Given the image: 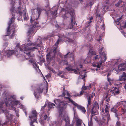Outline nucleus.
<instances>
[{
	"label": "nucleus",
	"instance_id": "49",
	"mask_svg": "<svg viewBox=\"0 0 126 126\" xmlns=\"http://www.w3.org/2000/svg\"><path fill=\"white\" fill-rule=\"evenodd\" d=\"M93 19V17H91V18L90 19V21H88V23L89 24L91 22H92V21H91V20H92Z\"/></svg>",
	"mask_w": 126,
	"mask_h": 126
},
{
	"label": "nucleus",
	"instance_id": "50",
	"mask_svg": "<svg viewBox=\"0 0 126 126\" xmlns=\"http://www.w3.org/2000/svg\"><path fill=\"white\" fill-rule=\"evenodd\" d=\"M65 5H65V6L63 8H61V11H62V9H64H64H66L67 8H69L68 7V6H67V7H66V6H65Z\"/></svg>",
	"mask_w": 126,
	"mask_h": 126
},
{
	"label": "nucleus",
	"instance_id": "25",
	"mask_svg": "<svg viewBox=\"0 0 126 126\" xmlns=\"http://www.w3.org/2000/svg\"><path fill=\"white\" fill-rule=\"evenodd\" d=\"M61 125V121L59 122L54 121L51 122L50 123V126H60Z\"/></svg>",
	"mask_w": 126,
	"mask_h": 126
},
{
	"label": "nucleus",
	"instance_id": "8",
	"mask_svg": "<svg viewBox=\"0 0 126 126\" xmlns=\"http://www.w3.org/2000/svg\"><path fill=\"white\" fill-rule=\"evenodd\" d=\"M62 17L65 19L66 18H68L70 16H71V22L75 24V21H74V12L72 10H71L70 8H67L66 9H64V10L62 9Z\"/></svg>",
	"mask_w": 126,
	"mask_h": 126
},
{
	"label": "nucleus",
	"instance_id": "41",
	"mask_svg": "<svg viewBox=\"0 0 126 126\" xmlns=\"http://www.w3.org/2000/svg\"><path fill=\"white\" fill-rule=\"evenodd\" d=\"M120 103V102L118 103L117 104H116L115 106V108L117 107H118L120 105H121V104Z\"/></svg>",
	"mask_w": 126,
	"mask_h": 126
},
{
	"label": "nucleus",
	"instance_id": "24",
	"mask_svg": "<svg viewBox=\"0 0 126 126\" xmlns=\"http://www.w3.org/2000/svg\"><path fill=\"white\" fill-rule=\"evenodd\" d=\"M58 6H57L53 7L52 8V10H54L53 12V11H51V13L52 14L53 16L54 17H56L57 15V11L58 10Z\"/></svg>",
	"mask_w": 126,
	"mask_h": 126
},
{
	"label": "nucleus",
	"instance_id": "60",
	"mask_svg": "<svg viewBox=\"0 0 126 126\" xmlns=\"http://www.w3.org/2000/svg\"><path fill=\"white\" fill-rule=\"evenodd\" d=\"M80 1V2H82L83 1V0H79Z\"/></svg>",
	"mask_w": 126,
	"mask_h": 126
},
{
	"label": "nucleus",
	"instance_id": "47",
	"mask_svg": "<svg viewBox=\"0 0 126 126\" xmlns=\"http://www.w3.org/2000/svg\"><path fill=\"white\" fill-rule=\"evenodd\" d=\"M70 25V26H69V28L70 29L72 28L73 27V25L72 23H71Z\"/></svg>",
	"mask_w": 126,
	"mask_h": 126
},
{
	"label": "nucleus",
	"instance_id": "4",
	"mask_svg": "<svg viewBox=\"0 0 126 126\" xmlns=\"http://www.w3.org/2000/svg\"><path fill=\"white\" fill-rule=\"evenodd\" d=\"M104 48L102 47L99 50V56L97 55L94 57L95 60H99V63H94L92 64L94 67V69L96 71L99 70L102 63H104L107 59L106 57V52L103 50Z\"/></svg>",
	"mask_w": 126,
	"mask_h": 126
},
{
	"label": "nucleus",
	"instance_id": "53",
	"mask_svg": "<svg viewBox=\"0 0 126 126\" xmlns=\"http://www.w3.org/2000/svg\"><path fill=\"white\" fill-rule=\"evenodd\" d=\"M101 37L100 36L99 37V39H97V40L98 41H100V40H101Z\"/></svg>",
	"mask_w": 126,
	"mask_h": 126
},
{
	"label": "nucleus",
	"instance_id": "51",
	"mask_svg": "<svg viewBox=\"0 0 126 126\" xmlns=\"http://www.w3.org/2000/svg\"><path fill=\"white\" fill-rule=\"evenodd\" d=\"M85 61V60L84 59H82L81 60V63H83Z\"/></svg>",
	"mask_w": 126,
	"mask_h": 126
},
{
	"label": "nucleus",
	"instance_id": "37",
	"mask_svg": "<svg viewBox=\"0 0 126 126\" xmlns=\"http://www.w3.org/2000/svg\"><path fill=\"white\" fill-rule=\"evenodd\" d=\"M121 18H117V19L115 20V21L116 23V24L118 25L119 24V23L118 22V21L120 20L121 19Z\"/></svg>",
	"mask_w": 126,
	"mask_h": 126
},
{
	"label": "nucleus",
	"instance_id": "45",
	"mask_svg": "<svg viewBox=\"0 0 126 126\" xmlns=\"http://www.w3.org/2000/svg\"><path fill=\"white\" fill-rule=\"evenodd\" d=\"M107 9V6H104L103 8V10L104 11H106Z\"/></svg>",
	"mask_w": 126,
	"mask_h": 126
},
{
	"label": "nucleus",
	"instance_id": "56",
	"mask_svg": "<svg viewBox=\"0 0 126 126\" xmlns=\"http://www.w3.org/2000/svg\"><path fill=\"white\" fill-rule=\"evenodd\" d=\"M4 51H5L4 50H3L2 51V52L1 53V54H3V53L4 52Z\"/></svg>",
	"mask_w": 126,
	"mask_h": 126
},
{
	"label": "nucleus",
	"instance_id": "63",
	"mask_svg": "<svg viewBox=\"0 0 126 126\" xmlns=\"http://www.w3.org/2000/svg\"><path fill=\"white\" fill-rule=\"evenodd\" d=\"M25 114L26 116H27V114L26 113V112H25Z\"/></svg>",
	"mask_w": 126,
	"mask_h": 126
},
{
	"label": "nucleus",
	"instance_id": "32",
	"mask_svg": "<svg viewBox=\"0 0 126 126\" xmlns=\"http://www.w3.org/2000/svg\"><path fill=\"white\" fill-rule=\"evenodd\" d=\"M95 116L94 115H93L91 117V121L88 122V126H93V122L92 121V119L93 118H95Z\"/></svg>",
	"mask_w": 126,
	"mask_h": 126
},
{
	"label": "nucleus",
	"instance_id": "59",
	"mask_svg": "<svg viewBox=\"0 0 126 126\" xmlns=\"http://www.w3.org/2000/svg\"><path fill=\"white\" fill-rule=\"evenodd\" d=\"M15 126H19L17 124H15Z\"/></svg>",
	"mask_w": 126,
	"mask_h": 126
},
{
	"label": "nucleus",
	"instance_id": "44",
	"mask_svg": "<svg viewBox=\"0 0 126 126\" xmlns=\"http://www.w3.org/2000/svg\"><path fill=\"white\" fill-rule=\"evenodd\" d=\"M116 124L118 126H120V123L119 122V121H117L116 123Z\"/></svg>",
	"mask_w": 126,
	"mask_h": 126
},
{
	"label": "nucleus",
	"instance_id": "42",
	"mask_svg": "<svg viewBox=\"0 0 126 126\" xmlns=\"http://www.w3.org/2000/svg\"><path fill=\"white\" fill-rule=\"evenodd\" d=\"M121 111L123 113H124L126 111V109L122 108L121 110Z\"/></svg>",
	"mask_w": 126,
	"mask_h": 126
},
{
	"label": "nucleus",
	"instance_id": "39",
	"mask_svg": "<svg viewBox=\"0 0 126 126\" xmlns=\"http://www.w3.org/2000/svg\"><path fill=\"white\" fill-rule=\"evenodd\" d=\"M94 52L93 51L92 49H90L89 51V53L88 54V55L89 56L91 54H94Z\"/></svg>",
	"mask_w": 126,
	"mask_h": 126
},
{
	"label": "nucleus",
	"instance_id": "5",
	"mask_svg": "<svg viewBox=\"0 0 126 126\" xmlns=\"http://www.w3.org/2000/svg\"><path fill=\"white\" fill-rule=\"evenodd\" d=\"M55 104L51 102H49L48 104V107L49 108H54V106H55L59 110V114L60 118L62 120H64L66 122V126H70L69 120L67 114L65 110V109H63V108L58 107L57 105L54 102Z\"/></svg>",
	"mask_w": 126,
	"mask_h": 126
},
{
	"label": "nucleus",
	"instance_id": "28",
	"mask_svg": "<svg viewBox=\"0 0 126 126\" xmlns=\"http://www.w3.org/2000/svg\"><path fill=\"white\" fill-rule=\"evenodd\" d=\"M84 85L82 87V89L84 90H89L92 87V85L91 84H89V85L88 86H84V85H85V79L84 80Z\"/></svg>",
	"mask_w": 126,
	"mask_h": 126
},
{
	"label": "nucleus",
	"instance_id": "55",
	"mask_svg": "<svg viewBox=\"0 0 126 126\" xmlns=\"http://www.w3.org/2000/svg\"><path fill=\"white\" fill-rule=\"evenodd\" d=\"M62 73V72H60L59 74H58V75H60Z\"/></svg>",
	"mask_w": 126,
	"mask_h": 126
},
{
	"label": "nucleus",
	"instance_id": "13",
	"mask_svg": "<svg viewBox=\"0 0 126 126\" xmlns=\"http://www.w3.org/2000/svg\"><path fill=\"white\" fill-rule=\"evenodd\" d=\"M66 36L64 35H62L61 36H59V39L55 43V46L57 47L60 42L63 41L64 38H65L66 39V40L68 42H72L73 41L72 40L69 38L70 36H71V34L69 33H66Z\"/></svg>",
	"mask_w": 126,
	"mask_h": 126
},
{
	"label": "nucleus",
	"instance_id": "31",
	"mask_svg": "<svg viewBox=\"0 0 126 126\" xmlns=\"http://www.w3.org/2000/svg\"><path fill=\"white\" fill-rule=\"evenodd\" d=\"M111 110L112 112H113L115 113V116L117 118L118 117V114H117L118 111L115 108V107L112 108Z\"/></svg>",
	"mask_w": 126,
	"mask_h": 126
},
{
	"label": "nucleus",
	"instance_id": "38",
	"mask_svg": "<svg viewBox=\"0 0 126 126\" xmlns=\"http://www.w3.org/2000/svg\"><path fill=\"white\" fill-rule=\"evenodd\" d=\"M96 11V12L95 13V14H96V17H99L100 16V15L98 13V10H97Z\"/></svg>",
	"mask_w": 126,
	"mask_h": 126
},
{
	"label": "nucleus",
	"instance_id": "58",
	"mask_svg": "<svg viewBox=\"0 0 126 126\" xmlns=\"http://www.w3.org/2000/svg\"><path fill=\"white\" fill-rule=\"evenodd\" d=\"M60 76L62 78H64V76H63V75H61Z\"/></svg>",
	"mask_w": 126,
	"mask_h": 126
},
{
	"label": "nucleus",
	"instance_id": "61",
	"mask_svg": "<svg viewBox=\"0 0 126 126\" xmlns=\"http://www.w3.org/2000/svg\"><path fill=\"white\" fill-rule=\"evenodd\" d=\"M44 109V108L43 107H42L41 108V110H43Z\"/></svg>",
	"mask_w": 126,
	"mask_h": 126
},
{
	"label": "nucleus",
	"instance_id": "2",
	"mask_svg": "<svg viewBox=\"0 0 126 126\" xmlns=\"http://www.w3.org/2000/svg\"><path fill=\"white\" fill-rule=\"evenodd\" d=\"M59 96H62L63 97L62 100H61L57 99L54 100V102L57 105V106L59 107H63V109H65L67 104L69 102L72 103V101H74L70 97L71 95L69 92L67 91H64L63 93L61 95Z\"/></svg>",
	"mask_w": 126,
	"mask_h": 126
},
{
	"label": "nucleus",
	"instance_id": "35",
	"mask_svg": "<svg viewBox=\"0 0 126 126\" xmlns=\"http://www.w3.org/2000/svg\"><path fill=\"white\" fill-rule=\"evenodd\" d=\"M122 2V0H119L118 2L117 3L115 4L116 6L117 7H119L120 5L121 4Z\"/></svg>",
	"mask_w": 126,
	"mask_h": 126
},
{
	"label": "nucleus",
	"instance_id": "27",
	"mask_svg": "<svg viewBox=\"0 0 126 126\" xmlns=\"http://www.w3.org/2000/svg\"><path fill=\"white\" fill-rule=\"evenodd\" d=\"M64 57L65 58H66L67 57H68L70 58V60H74L73 55L71 53L69 52L67 53L66 54L64 55Z\"/></svg>",
	"mask_w": 126,
	"mask_h": 126
},
{
	"label": "nucleus",
	"instance_id": "52",
	"mask_svg": "<svg viewBox=\"0 0 126 126\" xmlns=\"http://www.w3.org/2000/svg\"><path fill=\"white\" fill-rule=\"evenodd\" d=\"M94 3V2H90L89 3V4L90 5H93Z\"/></svg>",
	"mask_w": 126,
	"mask_h": 126
},
{
	"label": "nucleus",
	"instance_id": "29",
	"mask_svg": "<svg viewBox=\"0 0 126 126\" xmlns=\"http://www.w3.org/2000/svg\"><path fill=\"white\" fill-rule=\"evenodd\" d=\"M43 89L39 88L36 90L34 91V94L35 96L36 97L37 95L42 93V92Z\"/></svg>",
	"mask_w": 126,
	"mask_h": 126
},
{
	"label": "nucleus",
	"instance_id": "64",
	"mask_svg": "<svg viewBox=\"0 0 126 126\" xmlns=\"http://www.w3.org/2000/svg\"><path fill=\"white\" fill-rule=\"evenodd\" d=\"M6 123H5L4 124V125H5V124H6Z\"/></svg>",
	"mask_w": 126,
	"mask_h": 126
},
{
	"label": "nucleus",
	"instance_id": "34",
	"mask_svg": "<svg viewBox=\"0 0 126 126\" xmlns=\"http://www.w3.org/2000/svg\"><path fill=\"white\" fill-rule=\"evenodd\" d=\"M120 103L121 104L123 105L124 107L126 108V101H122L120 102Z\"/></svg>",
	"mask_w": 126,
	"mask_h": 126
},
{
	"label": "nucleus",
	"instance_id": "15",
	"mask_svg": "<svg viewBox=\"0 0 126 126\" xmlns=\"http://www.w3.org/2000/svg\"><path fill=\"white\" fill-rule=\"evenodd\" d=\"M119 79L117 80H115L113 84L115 85H118L121 83L118 82V81H122L123 80L126 81V74L124 72H123L122 75L119 76Z\"/></svg>",
	"mask_w": 126,
	"mask_h": 126
},
{
	"label": "nucleus",
	"instance_id": "62",
	"mask_svg": "<svg viewBox=\"0 0 126 126\" xmlns=\"http://www.w3.org/2000/svg\"><path fill=\"white\" fill-rule=\"evenodd\" d=\"M79 94H77V95H76L75 96H79Z\"/></svg>",
	"mask_w": 126,
	"mask_h": 126
},
{
	"label": "nucleus",
	"instance_id": "10",
	"mask_svg": "<svg viewBox=\"0 0 126 126\" xmlns=\"http://www.w3.org/2000/svg\"><path fill=\"white\" fill-rule=\"evenodd\" d=\"M109 106L106 105V107L105 109V112L103 109L102 110V113L105 117L102 119L101 124L103 125L107 124L108 121L110 119V116L108 112Z\"/></svg>",
	"mask_w": 126,
	"mask_h": 126
},
{
	"label": "nucleus",
	"instance_id": "17",
	"mask_svg": "<svg viewBox=\"0 0 126 126\" xmlns=\"http://www.w3.org/2000/svg\"><path fill=\"white\" fill-rule=\"evenodd\" d=\"M18 9L20 10L18 11V12L20 15H22L23 13V15L24 19V20H27L28 19V17L27 14L26 13V10L24 9V10H21L20 8H18Z\"/></svg>",
	"mask_w": 126,
	"mask_h": 126
},
{
	"label": "nucleus",
	"instance_id": "23",
	"mask_svg": "<svg viewBox=\"0 0 126 126\" xmlns=\"http://www.w3.org/2000/svg\"><path fill=\"white\" fill-rule=\"evenodd\" d=\"M5 114L7 118L9 119L12 120L14 118V116L12 115L7 110H6L5 112Z\"/></svg>",
	"mask_w": 126,
	"mask_h": 126
},
{
	"label": "nucleus",
	"instance_id": "30",
	"mask_svg": "<svg viewBox=\"0 0 126 126\" xmlns=\"http://www.w3.org/2000/svg\"><path fill=\"white\" fill-rule=\"evenodd\" d=\"M76 126H81V121L78 118L76 119Z\"/></svg>",
	"mask_w": 126,
	"mask_h": 126
},
{
	"label": "nucleus",
	"instance_id": "26",
	"mask_svg": "<svg viewBox=\"0 0 126 126\" xmlns=\"http://www.w3.org/2000/svg\"><path fill=\"white\" fill-rule=\"evenodd\" d=\"M94 93H92L91 94H90L88 96V104L87 105V107H89V106L90 105L91 103V101L92 98L94 96Z\"/></svg>",
	"mask_w": 126,
	"mask_h": 126
},
{
	"label": "nucleus",
	"instance_id": "22",
	"mask_svg": "<svg viewBox=\"0 0 126 126\" xmlns=\"http://www.w3.org/2000/svg\"><path fill=\"white\" fill-rule=\"evenodd\" d=\"M100 20V22H98L96 24V27L103 29L104 28V21L103 20Z\"/></svg>",
	"mask_w": 126,
	"mask_h": 126
},
{
	"label": "nucleus",
	"instance_id": "19",
	"mask_svg": "<svg viewBox=\"0 0 126 126\" xmlns=\"http://www.w3.org/2000/svg\"><path fill=\"white\" fill-rule=\"evenodd\" d=\"M110 92V93L112 94L111 95H115L118 94L119 93V89L115 87H113L111 88Z\"/></svg>",
	"mask_w": 126,
	"mask_h": 126
},
{
	"label": "nucleus",
	"instance_id": "9",
	"mask_svg": "<svg viewBox=\"0 0 126 126\" xmlns=\"http://www.w3.org/2000/svg\"><path fill=\"white\" fill-rule=\"evenodd\" d=\"M77 66L76 67L77 69H75L74 67L70 65H69L68 67H66L65 69L69 71H73L76 74H78V73L79 72L80 74V78L83 79L85 77L86 73L85 71H83L82 72L83 73H81V72H79L78 69V66H79L80 68H81L82 67V66L81 64H77Z\"/></svg>",
	"mask_w": 126,
	"mask_h": 126
},
{
	"label": "nucleus",
	"instance_id": "6",
	"mask_svg": "<svg viewBox=\"0 0 126 126\" xmlns=\"http://www.w3.org/2000/svg\"><path fill=\"white\" fill-rule=\"evenodd\" d=\"M7 99H6L5 101L8 100L9 101H10L8 102L9 105L6 104L7 106H9L10 107L9 108L11 110H15V106L17 105H19V107L20 108L22 109L23 110H25V108L24 107L23 105L21 104L19 101L16 100L15 98V97L14 96H8Z\"/></svg>",
	"mask_w": 126,
	"mask_h": 126
},
{
	"label": "nucleus",
	"instance_id": "16",
	"mask_svg": "<svg viewBox=\"0 0 126 126\" xmlns=\"http://www.w3.org/2000/svg\"><path fill=\"white\" fill-rule=\"evenodd\" d=\"M56 48L53 50V52H51L50 51L49 53L47 54L46 55V59L47 61L49 63L51 61H52V59L54 57L55 54H56Z\"/></svg>",
	"mask_w": 126,
	"mask_h": 126
},
{
	"label": "nucleus",
	"instance_id": "43",
	"mask_svg": "<svg viewBox=\"0 0 126 126\" xmlns=\"http://www.w3.org/2000/svg\"><path fill=\"white\" fill-rule=\"evenodd\" d=\"M39 122L41 124L43 125L44 124V121L43 120H40Z\"/></svg>",
	"mask_w": 126,
	"mask_h": 126
},
{
	"label": "nucleus",
	"instance_id": "40",
	"mask_svg": "<svg viewBox=\"0 0 126 126\" xmlns=\"http://www.w3.org/2000/svg\"><path fill=\"white\" fill-rule=\"evenodd\" d=\"M63 62L64 65H67L68 64V63L66 60H64L62 61Z\"/></svg>",
	"mask_w": 126,
	"mask_h": 126
},
{
	"label": "nucleus",
	"instance_id": "36",
	"mask_svg": "<svg viewBox=\"0 0 126 126\" xmlns=\"http://www.w3.org/2000/svg\"><path fill=\"white\" fill-rule=\"evenodd\" d=\"M44 119L45 120L48 121L49 119V118L47 117V116L46 115H45L44 116Z\"/></svg>",
	"mask_w": 126,
	"mask_h": 126
},
{
	"label": "nucleus",
	"instance_id": "46",
	"mask_svg": "<svg viewBox=\"0 0 126 126\" xmlns=\"http://www.w3.org/2000/svg\"><path fill=\"white\" fill-rule=\"evenodd\" d=\"M14 7H12L11 9H10V10L11 11L13 12L14 11Z\"/></svg>",
	"mask_w": 126,
	"mask_h": 126
},
{
	"label": "nucleus",
	"instance_id": "54",
	"mask_svg": "<svg viewBox=\"0 0 126 126\" xmlns=\"http://www.w3.org/2000/svg\"><path fill=\"white\" fill-rule=\"evenodd\" d=\"M83 92H80V94H79V95H82L83 94Z\"/></svg>",
	"mask_w": 126,
	"mask_h": 126
},
{
	"label": "nucleus",
	"instance_id": "21",
	"mask_svg": "<svg viewBox=\"0 0 126 126\" xmlns=\"http://www.w3.org/2000/svg\"><path fill=\"white\" fill-rule=\"evenodd\" d=\"M72 104L74 106L77 107L78 109L80 110L83 112L85 113L86 111L85 108L83 107L80 105H78L77 103L75 102L74 101H72Z\"/></svg>",
	"mask_w": 126,
	"mask_h": 126
},
{
	"label": "nucleus",
	"instance_id": "48",
	"mask_svg": "<svg viewBox=\"0 0 126 126\" xmlns=\"http://www.w3.org/2000/svg\"><path fill=\"white\" fill-rule=\"evenodd\" d=\"M16 115L18 117L19 116V111H18V110H16Z\"/></svg>",
	"mask_w": 126,
	"mask_h": 126
},
{
	"label": "nucleus",
	"instance_id": "14",
	"mask_svg": "<svg viewBox=\"0 0 126 126\" xmlns=\"http://www.w3.org/2000/svg\"><path fill=\"white\" fill-rule=\"evenodd\" d=\"M37 115V113L36 111L34 110H32L29 116V117L31 121L30 126H34L33 124L34 122H36Z\"/></svg>",
	"mask_w": 126,
	"mask_h": 126
},
{
	"label": "nucleus",
	"instance_id": "1",
	"mask_svg": "<svg viewBox=\"0 0 126 126\" xmlns=\"http://www.w3.org/2000/svg\"><path fill=\"white\" fill-rule=\"evenodd\" d=\"M39 47V45L36 43H32L28 41L26 43L23 44L20 47H18V45L16 46L15 48V52L13 50H7L4 55L8 57L15 52V54L18 57L20 56V55H24V54L26 59H30V57L33 56V55H31L30 54L31 51H34L35 49H38V47Z\"/></svg>",
	"mask_w": 126,
	"mask_h": 126
},
{
	"label": "nucleus",
	"instance_id": "12",
	"mask_svg": "<svg viewBox=\"0 0 126 126\" xmlns=\"http://www.w3.org/2000/svg\"><path fill=\"white\" fill-rule=\"evenodd\" d=\"M14 17H13L9 22L8 23V29L7 31V33L8 35H5V36H7L10 34V38H12L15 34L14 30V29H11V30H10V26L11 25L12 23L14 22Z\"/></svg>",
	"mask_w": 126,
	"mask_h": 126
},
{
	"label": "nucleus",
	"instance_id": "3",
	"mask_svg": "<svg viewBox=\"0 0 126 126\" xmlns=\"http://www.w3.org/2000/svg\"><path fill=\"white\" fill-rule=\"evenodd\" d=\"M37 9H35L32 10V14L31 16V22L32 24V28L29 30L28 33L29 34H32L33 35L34 34V32L33 31V29L35 28L37 26V23L36 22L40 14L42 9L39 7H37Z\"/></svg>",
	"mask_w": 126,
	"mask_h": 126
},
{
	"label": "nucleus",
	"instance_id": "7",
	"mask_svg": "<svg viewBox=\"0 0 126 126\" xmlns=\"http://www.w3.org/2000/svg\"><path fill=\"white\" fill-rule=\"evenodd\" d=\"M110 65H111V67H110L109 69L107 72H108V74L107 77L108 81L110 83V85L112 84V83L113 84L114 82L115 81V80L111 79H110L108 78V77L110 75V72L112 71L114 69V67H116L117 66V65L118 64V60H112L111 62L109 63Z\"/></svg>",
	"mask_w": 126,
	"mask_h": 126
},
{
	"label": "nucleus",
	"instance_id": "11",
	"mask_svg": "<svg viewBox=\"0 0 126 126\" xmlns=\"http://www.w3.org/2000/svg\"><path fill=\"white\" fill-rule=\"evenodd\" d=\"M8 96H10V95H7L6 97L4 99V100H1L0 101V113H2L5 112L6 111V110H6L5 108V107H6L7 108L10 109L9 108L10 107L9 106H7L6 104L8 105H9V103H8V102H9V101L8 100L7 101H5L6 99H7L8 98Z\"/></svg>",
	"mask_w": 126,
	"mask_h": 126
},
{
	"label": "nucleus",
	"instance_id": "20",
	"mask_svg": "<svg viewBox=\"0 0 126 126\" xmlns=\"http://www.w3.org/2000/svg\"><path fill=\"white\" fill-rule=\"evenodd\" d=\"M99 108L98 104L96 102H95L94 104L93 107L92 109L91 112L92 114H94L96 113Z\"/></svg>",
	"mask_w": 126,
	"mask_h": 126
},
{
	"label": "nucleus",
	"instance_id": "18",
	"mask_svg": "<svg viewBox=\"0 0 126 126\" xmlns=\"http://www.w3.org/2000/svg\"><path fill=\"white\" fill-rule=\"evenodd\" d=\"M118 70H115L116 72H117V74L118 73L119 70L121 71H124L126 69V63H122L120 64L118 66Z\"/></svg>",
	"mask_w": 126,
	"mask_h": 126
},
{
	"label": "nucleus",
	"instance_id": "57",
	"mask_svg": "<svg viewBox=\"0 0 126 126\" xmlns=\"http://www.w3.org/2000/svg\"><path fill=\"white\" fill-rule=\"evenodd\" d=\"M3 125V124H1V121H0V126H2Z\"/></svg>",
	"mask_w": 126,
	"mask_h": 126
},
{
	"label": "nucleus",
	"instance_id": "33",
	"mask_svg": "<svg viewBox=\"0 0 126 126\" xmlns=\"http://www.w3.org/2000/svg\"><path fill=\"white\" fill-rule=\"evenodd\" d=\"M29 62L32 63L34 67L38 68V67L37 66L36 62L35 61H32V60H29Z\"/></svg>",
	"mask_w": 126,
	"mask_h": 126
}]
</instances>
